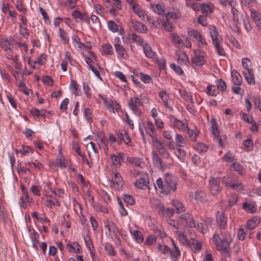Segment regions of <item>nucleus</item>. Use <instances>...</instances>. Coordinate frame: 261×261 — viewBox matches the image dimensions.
<instances>
[{
  "label": "nucleus",
  "mask_w": 261,
  "mask_h": 261,
  "mask_svg": "<svg viewBox=\"0 0 261 261\" xmlns=\"http://www.w3.org/2000/svg\"><path fill=\"white\" fill-rule=\"evenodd\" d=\"M216 222L221 229V236L217 233L214 234L213 237L214 244L218 251H222L228 256L230 244L232 242L233 238L232 234L224 230L227 226V219L223 212L219 211L217 212Z\"/></svg>",
  "instance_id": "nucleus-1"
},
{
  "label": "nucleus",
  "mask_w": 261,
  "mask_h": 261,
  "mask_svg": "<svg viewBox=\"0 0 261 261\" xmlns=\"http://www.w3.org/2000/svg\"><path fill=\"white\" fill-rule=\"evenodd\" d=\"M210 33L212 40L213 44L216 49V53L220 56H225L226 53L222 46V39L218 37L219 32L217 28L212 26L210 29Z\"/></svg>",
  "instance_id": "nucleus-2"
},
{
  "label": "nucleus",
  "mask_w": 261,
  "mask_h": 261,
  "mask_svg": "<svg viewBox=\"0 0 261 261\" xmlns=\"http://www.w3.org/2000/svg\"><path fill=\"white\" fill-rule=\"evenodd\" d=\"M128 106L136 115L140 116L142 114L141 108L143 106V103L139 97H130L128 101Z\"/></svg>",
  "instance_id": "nucleus-3"
},
{
  "label": "nucleus",
  "mask_w": 261,
  "mask_h": 261,
  "mask_svg": "<svg viewBox=\"0 0 261 261\" xmlns=\"http://www.w3.org/2000/svg\"><path fill=\"white\" fill-rule=\"evenodd\" d=\"M164 182L165 184L164 194L168 195L171 190L174 192L176 191L177 181L174 176L167 173L165 177Z\"/></svg>",
  "instance_id": "nucleus-4"
},
{
  "label": "nucleus",
  "mask_w": 261,
  "mask_h": 261,
  "mask_svg": "<svg viewBox=\"0 0 261 261\" xmlns=\"http://www.w3.org/2000/svg\"><path fill=\"white\" fill-rule=\"evenodd\" d=\"M188 34L189 37L195 39L197 42L198 46L200 48H203L206 46L207 43L204 37L197 30L191 29L188 31Z\"/></svg>",
  "instance_id": "nucleus-5"
},
{
  "label": "nucleus",
  "mask_w": 261,
  "mask_h": 261,
  "mask_svg": "<svg viewBox=\"0 0 261 261\" xmlns=\"http://www.w3.org/2000/svg\"><path fill=\"white\" fill-rule=\"evenodd\" d=\"M114 46L118 57L124 59L128 58V55L125 49L121 44L120 39L119 37H116L114 38Z\"/></svg>",
  "instance_id": "nucleus-6"
},
{
  "label": "nucleus",
  "mask_w": 261,
  "mask_h": 261,
  "mask_svg": "<svg viewBox=\"0 0 261 261\" xmlns=\"http://www.w3.org/2000/svg\"><path fill=\"white\" fill-rule=\"evenodd\" d=\"M205 54L200 50H195L194 51V56L192 59V63L195 66H200L204 64Z\"/></svg>",
  "instance_id": "nucleus-7"
},
{
  "label": "nucleus",
  "mask_w": 261,
  "mask_h": 261,
  "mask_svg": "<svg viewBox=\"0 0 261 261\" xmlns=\"http://www.w3.org/2000/svg\"><path fill=\"white\" fill-rule=\"evenodd\" d=\"M210 190L212 194L217 195L221 191L220 187V180L218 178L211 177L209 179Z\"/></svg>",
  "instance_id": "nucleus-8"
},
{
  "label": "nucleus",
  "mask_w": 261,
  "mask_h": 261,
  "mask_svg": "<svg viewBox=\"0 0 261 261\" xmlns=\"http://www.w3.org/2000/svg\"><path fill=\"white\" fill-rule=\"evenodd\" d=\"M181 223L189 227H196L193 217L189 213H185L179 217Z\"/></svg>",
  "instance_id": "nucleus-9"
},
{
  "label": "nucleus",
  "mask_w": 261,
  "mask_h": 261,
  "mask_svg": "<svg viewBox=\"0 0 261 261\" xmlns=\"http://www.w3.org/2000/svg\"><path fill=\"white\" fill-rule=\"evenodd\" d=\"M172 121L174 127L178 129L179 130L186 132L187 129H188L187 120L184 119L181 121L175 117H172Z\"/></svg>",
  "instance_id": "nucleus-10"
},
{
  "label": "nucleus",
  "mask_w": 261,
  "mask_h": 261,
  "mask_svg": "<svg viewBox=\"0 0 261 261\" xmlns=\"http://www.w3.org/2000/svg\"><path fill=\"white\" fill-rule=\"evenodd\" d=\"M111 185L117 190H120L123 187V180L119 173L115 172L114 178L111 181Z\"/></svg>",
  "instance_id": "nucleus-11"
},
{
  "label": "nucleus",
  "mask_w": 261,
  "mask_h": 261,
  "mask_svg": "<svg viewBox=\"0 0 261 261\" xmlns=\"http://www.w3.org/2000/svg\"><path fill=\"white\" fill-rule=\"evenodd\" d=\"M13 42L14 39L11 37L9 39L7 38L3 39L0 41V46L5 51L9 50L11 53H13V51L12 49V46H13Z\"/></svg>",
  "instance_id": "nucleus-12"
},
{
  "label": "nucleus",
  "mask_w": 261,
  "mask_h": 261,
  "mask_svg": "<svg viewBox=\"0 0 261 261\" xmlns=\"http://www.w3.org/2000/svg\"><path fill=\"white\" fill-rule=\"evenodd\" d=\"M130 23L132 28L136 31L140 33H146L147 28L144 23L134 20L130 21Z\"/></svg>",
  "instance_id": "nucleus-13"
},
{
  "label": "nucleus",
  "mask_w": 261,
  "mask_h": 261,
  "mask_svg": "<svg viewBox=\"0 0 261 261\" xmlns=\"http://www.w3.org/2000/svg\"><path fill=\"white\" fill-rule=\"evenodd\" d=\"M105 227L107 228L110 232L113 233L115 238L118 237V228L115 224L112 221L107 220L105 222Z\"/></svg>",
  "instance_id": "nucleus-14"
},
{
  "label": "nucleus",
  "mask_w": 261,
  "mask_h": 261,
  "mask_svg": "<svg viewBox=\"0 0 261 261\" xmlns=\"http://www.w3.org/2000/svg\"><path fill=\"white\" fill-rule=\"evenodd\" d=\"M176 55L178 57L177 62L180 65H186L187 66L189 63L188 61V57L187 56L186 53L181 50H178L176 52Z\"/></svg>",
  "instance_id": "nucleus-15"
},
{
  "label": "nucleus",
  "mask_w": 261,
  "mask_h": 261,
  "mask_svg": "<svg viewBox=\"0 0 261 261\" xmlns=\"http://www.w3.org/2000/svg\"><path fill=\"white\" fill-rule=\"evenodd\" d=\"M151 206L159 215L161 216H164L165 207L161 202L159 200H153L152 202Z\"/></svg>",
  "instance_id": "nucleus-16"
},
{
  "label": "nucleus",
  "mask_w": 261,
  "mask_h": 261,
  "mask_svg": "<svg viewBox=\"0 0 261 261\" xmlns=\"http://www.w3.org/2000/svg\"><path fill=\"white\" fill-rule=\"evenodd\" d=\"M124 154L123 153H119L118 155L112 154L110 156L112 163L116 168H119L121 165L123 161Z\"/></svg>",
  "instance_id": "nucleus-17"
},
{
  "label": "nucleus",
  "mask_w": 261,
  "mask_h": 261,
  "mask_svg": "<svg viewBox=\"0 0 261 261\" xmlns=\"http://www.w3.org/2000/svg\"><path fill=\"white\" fill-rule=\"evenodd\" d=\"M144 128L146 134H148L151 139L156 137L155 127L151 121H147L145 124Z\"/></svg>",
  "instance_id": "nucleus-18"
},
{
  "label": "nucleus",
  "mask_w": 261,
  "mask_h": 261,
  "mask_svg": "<svg viewBox=\"0 0 261 261\" xmlns=\"http://www.w3.org/2000/svg\"><path fill=\"white\" fill-rule=\"evenodd\" d=\"M171 242L173 246V249H170V257L173 260L177 261V259L180 256L181 253L175 241L172 239Z\"/></svg>",
  "instance_id": "nucleus-19"
},
{
  "label": "nucleus",
  "mask_w": 261,
  "mask_h": 261,
  "mask_svg": "<svg viewBox=\"0 0 261 261\" xmlns=\"http://www.w3.org/2000/svg\"><path fill=\"white\" fill-rule=\"evenodd\" d=\"M132 9L133 11L143 20H146V17H147V14L143 10L140 6L136 4H133L132 6Z\"/></svg>",
  "instance_id": "nucleus-20"
},
{
  "label": "nucleus",
  "mask_w": 261,
  "mask_h": 261,
  "mask_svg": "<svg viewBox=\"0 0 261 261\" xmlns=\"http://www.w3.org/2000/svg\"><path fill=\"white\" fill-rule=\"evenodd\" d=\"M181 17V13L179 10L176 8H172L166 14V18L167 19H178Z\"/></svg>",
  "instance_id": "nucleus-21"
},
{
  "label": "nucleus",
  "mask_w": 261,
  "mask_h": 261,
  "mask_svg": "<svg viewBox=\"0 0 261 261\" xmlns=\"http://www.w3.org/2000/svg\"><path fill=\"white\" fill-rule=\"evenodd\" d=\"M143 51L145 55L149 58L152 59H155L156 57V54L155 51H153L150 45L145 43L143 45Z\"/></svg>",
  "instance_id": "nucleus-22"
},
{
  "label": "nucleus",
  "mask_w": 261,
  "mask_h": 261,
  "mask_svg": "<svg viewBox=\"0 0 261 261\" xmlns=\"http://www.w3.org/2000/svg\"><path fill=\"white\" fill-rule=\"evenodd\" d=\"M117 135L118 139L120 140V142L123 141L126 144L129 145L131 140L125 130H120L118 132Z\"/></svg>",
  "instance_id": "nucleus-23"
},
{
  "label": "nucleus",
  "mask_w": 261,
  "mask_h": 261,
  "mask_svg": "<svg viewBox=\"0 0 261 261\" xmlns=\"http://www.w3.org/2000/svg\"><path fill=\"white\" fill-rule=\"evenodd\" d=\"M71 15L76 21H78L79 19L83 21H89L88 16L86 14L82 13L77 10L72 11Z\"/></svg>",
  "instance_id": "nucleus-24"
},
{
  "label": "nucleus",
  "mask_w": 261,
  "mask_h": 261,
  "mask_svg": "<svg viewBox=\"0 0 261 261\" xmlns=\"http://www.w3.org/2000/svg\"><path fill=\"white\" fill-rule=\"evenodd\" d=\"M232 77V82L236 86L241 85L242 83V77L239 72L236 70H233L231 72Z\"/></svg>",
  "instance_id": "nucleus-25"
},
{
  "label": "nucleus",
  "mask_w": 261,
  "mask_h": 261,
  "mask_svg": "<svg viewBox=\"0 0 261 261\" xmlns=\"http://www.w3.org/2000/svg\"><path fill=\"white\" fill-rule=\"evenodd\" d=\"M171 41L176 47H179L182 44V40L179 36L175 33H171L170 35Z\"/></svg>",
  "instance_id": "nucleus-26"
},
{
  "label": "nucleus",
  "mask_w": 261,
  "mask_h": 261,
  "mask_svg": "<svg viewBox=\"0 0 261 261\" xmlns=\"http://www.w3.org/2000/svg\"><path fill=\"white\" fill-rule=\"evenodd\" d=\"M150 8L153 12L159 15H164L165 13V7L161 3L150 4Z\"/></svg>",
  "instance_id": "nucleus-27"
},
{
  "label": "nucleus",
  "mask_w": 261,
  "mask_h": 261,
  "mask_svg": "<svg viewBox=\"0 0 261 261\" xmlns=\"http://www.w3.org/2000/svg\"><path fill=\"white\" fill-rule=\"evenodd\" d=\"M130 234L134 237L135 241L138 243H141L144 241V237L142 233L138 230L129 229Z\"/></svg>",
  "instance_id": "nucleus-28"
},
{
  "label": "nucleus",
  "mask_w": 261,
  "mask_h": 261,
  "mask_svg": "<svg viewBox=\"0 0 261 261\" xmlns=\"http://www.w3.org/2000/svg\"><path fill=\"white\" fill-rule=\"evenodd\" d=\"M159 96L162 99L164 106L168 109L171 110L172 108L168 103V94L165 91H161L159 92Z\"/></svg>",
  "instance_id": "nucleus-29"
},
{
  "label": "nucleus",
  "mask_w": 261,
  "mask_h": 261,
  "mask_svg": "<svg viewBox=\"0 0 261 261\" xmlns=\"http://www.w3.org/2000/svg\"><path fill=\"white\" fill-rule=\"evenodd\" d=\"M210 126L211 128V133L213 137H217L220 134L217 121L215 119L212 118L210 120Z\"/></svg>",
  "instance_id": "nucleus-30"
},
{
  "label": "nucleus",
  "mask_w": 261,
  "mask_h": 261,
  "mask_svg": "<svg viewBox=\"0 0 261 261\" xmlns=\"http://www.w3.org/2000/svg\"><path fill=\"white\" fill-rule=\"evenodd\" d=\"M193 147L199 153L205 152L208 150V146L201 142L195 143Z\"/></svg>",
  "instance_id": "nucleus-31"
},
{
  "label": "nucleus",
  "mask_w": 261,
  "mask_h": 261,
  "mask_svg": "<svg viewBox=\"0 0 261 261\" xmlns=\"http://www.w3.org/2000/svg\"><path fill=\"white\" fill-rule=\"evenodd\" d=\"M214 5L211 3H203L201 4V11L203 14L208 15L213 11Z\"/></svg>",
  "instance_id": "nucleus-32"
},
{
  "label": "nucleus",
  "mask_w": 261,
  "mask_h": 261,
  "mask_svg": "<svg viewBox=\"0 0 261 261\" xmlns=\"http://www.w3.org/2000/svg\"><path fill=\"white\" fill-rule=\"evenodd\" d=\"M156 250L161 255H165L168 253L170 254V248L166 245L159 243L156 247Z\"/></svg>",
  "instance_id": "nucleus-33"
},
{
  "label": "nucleus",
  "mask_w": 261,
  "mask_h": 261,
  "mask_svg": "<svg viewBox=\"0 0 261 261\" xmlns=\"http://www.w3.org/2000/svg\"><path fill=\"white\" fill-rule=\"evenodd\" d=\"M259 222L260 219L257 217H254L248 221L247 223V228L248 229H253L259 224Z\"/></svg>",
  "instance_id": "nucleus-34"
},
{
  "label": "nucleus",
  "mask_w": 261,
  "mask_h": 261,
  "mask_svg": "<svg viewBox=\"0 0 261 261\" xmlns=\"http://www.w3.org/2000/svg\"><path fill=\"white\" fill-rule=\"evenodd\" d=\"M175 143L178 147H184L187 144V141L184 137L180 135L177 134L175 138Z\"/></svg>",
  "instance_id": "nucleus-35"
},
{
  "label": "nucleus",
  "mask_w": 261,
  "mask_h": 261,
  "mask_svg": "<svg viewBox=\"0 0 261 261\" xmlns=\"http://www.w3.org/2000/svg\"><path fill=\"white\" fill-rule=\"evenodd\" d=\"M101 50L102 55H112L114 54L113 47L109 43L103 44L101 46Z\"/></svg>",
  "instance_id": "nucleus-36"
},
{
  "label": "nucleus",
  "mask_w": 261,
  "mask_h": 261,
  "mask_svg": "<svg viewBox=\"0 0 261 261\" xmlns=\"http://www.w3.org/2000/svg\"><path fill=\"white\" fill-rule=\"evenodd\" d=\"M243 74L246 81L249 84H254L255 83L252 70H245L243 72Z\"/></svg>",
  "instance_id": "nucleus-37"
},
{
  "label": "nucleus",
  "mask_w": 261,
  "mask_h": 261,
  "mask_svg": "<svg viewBox=\"0 0 261 261\" xmlns=\"http://www.w3.org/2000/svg\"><path fill=\"white\" fill-rule=\"evenodd\" d=\"M30 113L35 117H45L46 116V111L43 109L33 108L30 110Z\"/></svg>",
  "instance_id": "nucleus-38"
},
{
  "label": "nucleus",
  "mask_w": 261,
  "mask_h": 261,
  "mask_svg": "<svg viewBox=\"0 0 261 261\" xmlns=\"http://www.w3.org/2000/svg\"><path fill=\"white\" fill-rule=\"evenodd\" d=\"M151 158L154 165L158 167H162V161L158 153L154 150L151 152Z\"/></svg>",
  "instance_id": "nucleus-39"
},
{
  "label": "nucleus",
  "mask_w": 261,
  "mask_h": 261,
  "mask_svg": "<svg viewBox=\"0 0 261 261\" xmlns=\"http://www.w3.org/2000/svg\"><path fill=\"white\" fill-rule=\"evenodd\" d=\"M31 240L32 242V245L33 248H34L36 250H38V244H39V234L36 232V231H34L31 237Z\"/></svg>",
  "instance_id": "nucleus-40"
},
{
  "label": "nucleus",
  "mask_w": 261,
  "mask_h": 261,
  "mask_svg": "<svg viewBox=\"0 0 261 261\" xmlns=\"http://www.w3.org/2000/svg\"><path fill=\"white\" fill-rule=\"evenodd\" d=\"M206 93L211 96H216L218 94V91L216 90L215 86L209 84L205 90Z\"/></svg>",
  "instance_id": "nucleus-41"
},
{
  "label": "nucleus",
  "mask_w": 261,
  "mask_h": 261,
  "mask_svg": "<svg viewBox=\"0 0 261 261\" xmlns=\"http://www.w3.org/2000/svg\"><path fill=\"white\" fill-rule=\"evenodd\" d=\"M59 36L61 38L62 42L64 44L68 43L69 41V38L68 37L67 33L61 28H59Z\"/></svg>",
  "instance_id": "nucleus-42"
},
{
  "label": "nucleus",
  "mask_w": 261,
  "mask_h": 261,
  "mask_svg": "<svg viewBox=\"0 0 261 261\" xmlns=\"http://www.w3.org/2000/svg\"><path fill=\"white\" fill-rule=\"evenodd\" d=\"M186 132H187V133L189 135L190 139L192 141H196L197 137L199 136V132L197 129H190L188 128V129H187Z\"/></svg>",
  "instance_id": "nucleus-43"
},
{
  "label": "nucleus",
  "mask_w": 261,
  "mask_h": 261,
  "mask_svg": "<svg viewBox=\"0 0 261 261\" xmlns=\"http://www.w3.org/2000/svg\"><path fill=\"white\" fill-rule=\"evenodd\" d=\"M51 182L48 181L45 183V185L44 187V191L45 193L50 197H53L54 195L56 194L55 190L51 188Z\"/></svg>",
  "instance_id": "nucleus-44"
},
{
  "label": "nucleus",
  "mask_w": 261,
  "mask_h": 261,
  "mask_svg": "<svg viewBox=\"0 0 261 261\" xmlns=\"http://www.w3.org/2000/svg\"><path fill=\"white\" fill-rule=\"evenodd\" d=\"M234 5L232 6H230L231 8V13L233 15V19L234 21L239 23V11L236 8V6L237 5V1L234 2Z\"/></svg>",
  "instance_id": "nucleus-45"
},
{
  "label": "nucleus",
  "mask_w": 261,
  "mask_h": 261,
  "mask_svg": "<svg viewBox=\"0 0 261 261\" xmlns=\"http://www.w3.org/2000/svg\"><path fill=\"white\" fill-rule=\"evenodd\" d=\"M148 184V182L146 179L143 178H140L135 182L136 186L141 189H145L147 188Z\"/></svg>",
  "instance_id": "nucleus-46"
},
{
  "label": "nucleus",
  "mask_w": 261,
  "mask_h": 261,
  "mask_svg": "<svg viewBox=\"0 0 261 261\" xmlns=\"http://www.w3.org/2000/svg\"><path fill=\"white\" fill-rule=\"evenodd\" d=\"M162 23L164 29L167 32H172L175 29V26L167 19L163 21Z\"/></svg>",
  "instance_id": "nucleus-47"
},
{
  "label": "nucleus",
  "mask_w": 261,
  "mask_h": 261,
  "mask_svg": "<svg viewBox=\"0 0 261 261\" xmlns=\"http://www.w3.org/2000/svg\"><path fill=\"white\" fill-rule=\"evenodd\" d=\"M194 251L197 252L200 250L201 246L200 242L196 240L191 239L190 241V245H188Z\"/></svg>",
  "instance_id": "nucleus-48"
},
{
  "label": "nucleus",
  "mask_w": 261,
  "mask_h": 261,
  "mask_svg": "<svg viewBox=\"0 0 261 261\" xmlns=\"http://www.w3.org/2000/svg\"><path fill=\"white\" fill-rule=\"evenodd\" d=\"M99 96L100 98L102 99L107 109L110 112H111V111H113V105L114 104V101L111 99H107L106 97L101 95H99Z\"/></svg>",
  "instance_id": "nucleus-49"
},
{
  "label": "nucleus",
  "mask_w": 261,
  "mask_h": 261,
  "mask_svg": "<svg viewBox=\"0 0 261 261\" xmlns=\"http://www.w3.org/2000/svg\"><path fill=\"white\" fill-rule=\"evenodd\" d=\"M108 27L109 30L113 33L118 32L120 28V26L113 20L109 21L108 22Z\"/></svg>",
  "instance_id": "nucleus-50"
},
{
  "label": "nucleus",
  "mask_w": 261,
  "mask_h": 261,
  "mask_svg": "<svg viewBox=\"0 0 261 261\" xmlns=\"http://www.w3.org/2000/svg\"><path fill=\"white\" fill-rule=\"evenodd\" d=\"M195 199L197 202H204L205 200V193L202 191H196L195 194Z\"/></svg>",
  "instance_id": "nucleus-51"
},
{
  "label": "nucleus",
  "mask_w": 261,
  "mask_h": 261,
  "mask_svg": "<svg viewBox=\"0 0 261 261\" xmlns=\"http://www.w3.org/2000/svg\"><path fill=\"white\" fill-rule=\"evenodd\" d=\"M173 205L175 207L177 213H180L185 211V207L179 201L177 200H173Z\"/></svg>",
  "instance_id": "nucleus-52"
},
{
  "label": "nucleus",
  "mask_w": 261,
  "mask_h": 261,
  "mask_svg": "<svg viewBox=\"0 0 261 261\" xmlns=\"http://www.w3.org/2000/svg\"><path fill=\"white\" fill-rule=\"evenodd\" d=\"M179 92L180 93V96L182 97L185 100L190 101L192 103L193 102L191 93H188L186 91L181 90H179Z\"/></svg>",
  "instance_id": "nucleus-53"
},
{
  "label": "nucleus",
  "mask_w": 261,
  "mask_h": 261,
  "mask_svg": "<svg viewBox=\"0 0 261 261\" xmlns=\"http://www.w3.org/2000/svg\"><path fill=\"white\" fill-rule=\"evenodd\" d=\"M97 143L100 148L101 147V144H103L105 146L107 147L108 144V141L107 138L103 134L98 135L97 139Z\"/></svg>",
  "instance_id": "nucleus-54"
},
{
  "label": "nucleus",
  "mask_w": 261,
  "mask_h": 261,
  "mask_svg": "<svg viewBox=\"0 0 261 261\" xmlns=\"http://www.w3.org/2000/svg\"><path fill=\"white\" fill-rule=\"evenodd\" d=\"M215 139L217 141L219 145L224 148L225 145L226 137L225 135L220 136L219 134L217 137H214Z\"/></svg>",
  "instance_id": "nucleus-55"
},
{
  "label": "nucleus",
  "mask_w": 261,
  "mask_h": 261,
  "mask_svg": "<svg viewBox=\"0 0 261 261\" xmlns=\"http://www.w3.org/2000/svg\"><path fill=\"white\" fill-rule=\"evenodd\" d=\"M132 40L134 41L138 45L143 46L145 44L144 39L135 33L132 34Z\"/></svg>",
  "instance_id": "nucleus-56"
},
{
  "label": "nucleus",
  "mask_w": 261,
  "mask_h": 261,
  "mask_svg": "<svg viewBox=\"0 0 261 261\" xmlns=\"http://www.w3.org/2000/svg\"><path fill=\"white\" fill-rule=\"evenodd\" d=\"M178 237L179 241L184 245H190L191 240L187 239V236L181 232L178 233Z\"/></svg>",
  "instance_id": "nucleus-57"
},
{
  "label": "nucleus",
  "mask_w": 261,
  "mask_h": 261,
  "mask_svg": "<svg viewBox=\"0 0 261 261\" xmlns=\"http://www.w3.org/2000/svg\"><path fill=\"white\" fill-rule=\"evenodd\" d=\"M45 204L49 207H52L53 205L60 206V202L58 200L54 198L52 199H46L45 201Z\"/></svg>",
  "instance_id": "nucleus-58"
},
{
  "label": "nucleus",
  "mask_w": 261,
  "mask_h": 261,
  "mask_svg": "<svg viewBox=\"0 0 261 261\" xmlns=\"http://www.w3.org/2000/svg\"><path fill=\"white\" fill-rule=\"evenodd\" d=\"M136 75L139 76L141 81L145 84H148L151 82V78L150 76L148 74H145L143 72H140Z\"/></svg>",
  "instance_id": "nucleus-59"
},
{
  "label": "nucleus",
  "mask_w": 261,
  "mask_h": 261,
  "mask_svg": "<svg viewBox=\"0 0 261 261\" xmlns=\"http://www.w3.org/2000/svg\"><path fill=\"white\" fill-rule=\"evenodd\" d=\"M28 165L32 168H37L39 170L43 169V165L42 163L39 162L38 160H35V162H28Z\"/></svg>",
  "instance_id": "nucleus-60"
},
{
  "label": "nucleus",
  "mask_w": 261,
  "mask_h": 261,
  "mask_svg": "<svg viewBox=\"0 0 261 261\" xmlns=\"http://www.w3.org/2000/svg\"><path fill=\"white\" fill-rule=\"evenodd\" d=\"M243 208L245 211L250 213H253L256 210L255 207L252 204L248 202H245L244 203Z\"/></svg>",
  "instance_id": "nucleus-61"
},
{
  "label": "nucleus",
  "mask_w": 261,
  "mask_h": 261,
  "mask_svg": "<svg viewBox=\"0 0 261 261\" xmlns=\"http://www.w3.org/2000/svg\"><path fill=\"white\" fill-rule=\"evenodd\" d=\"M153 145L155 147L157 151L159 150L163 147H164L163 143L161 142L157 138L155 137L151 139Z\"/></svg>",
  "instance_id": "nucleus-62"
},
{
  "label": "nucleus",
  "mask_w": 261,
  "mask_h": 261,
  "mask_svg": "<svg viewBox=\"0 0 261 261\" xmlns=\"http://www.w3.org/2000/svg\"><path fill=\"white\" fill-rule=\"evenodd\" d=\"M243 145L247 148V151H250L252 150L253 147V141L251 139H247L244 140L243 143Z\"/></svg>",
  "instance_id": "nucleus-63"
},
{
  "label": "nucleus",
  "mask_w": 261,
  "mask_h": 261,
  "mask_svg": "<svg viewBox=\"0 0 261 261\" xmlns=\"http://www.w3.org/2000/svg\"><path fill=\"white\" fill-rule=\"evenodd\" d=\"M105 249L107 251V253L109 255L114 256L115 255V252L114 250V248L110 243H105Z\"/></svg>",
  "instance_id": "nucleus-64"
}]
</instances>
